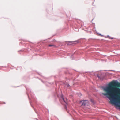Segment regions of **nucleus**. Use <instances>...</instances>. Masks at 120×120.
<instances>
[{
  "instance_id": "obj_1",
  "label": "nucleus",
  "mask_w": 120,
  "mask_h": 120,
  "mask_svg": "<svg viewBox=\"0 0 120 120\" xmlns=\"http://www.w3.org/2000/svg\"><path fill=\"white\" fill-rule=\"evenodd\" d=\"M88 101L87 100H85L83 102L82 105L84 106H86L88 105Z\"/></svg>"
},
{
  "instance_id": "obj_2",
  "label": "nucleus",
  "mask_w": 120,
  "mask_h": 120,
  "mask_svg": "<svg viewBox=\"0 0 120 120\" xmlns=\"http://www.w3.org/2000/svg\"><path fill=\"white\" fill-rule=\"evenodd\" d=\"M61 98L63 100V101H64L65 103H66V104H67V99H64V98H63V95H61Z\"/></svg>"
},
{
  "instance_id": "obj_3",
  "label": "nucleus",
  "mask_w": 120,
  "mask_h": 120,
  "mask_svg": "<svg viewBox=\"0 0 120 120\" xmlns=\"http://www.w3.org/2000/svg\"><path fill=\"white\" fill-rule=\"evenodd\" d=\"M76 42V43H78V41H69L68 42V45H71L70 44V43H75Z\"/></svg>"
},
{
  "instance_id": "obj_4",
  "label": "nucleus",
  "mask_w": 120,
  "mask_h": 120,
  "mask_svg": "<svg viewBox=\"0 0 120 120\" xmlns=\"http://www.w3.org/2000/svg\"><path fill=\"white\" fill-rule=\"evenodd\" d=\"M49 47L52 46V47H55V46L54 45H52V44L49 45Z\"/></svg>"
},
{
  "instance_id": "obj_5",
  "label": "nucleus",
  "mask_w": 120,
  "mask_h": 120,
  "mask_svg": "<svg viewBox=\"0 0 120 120\" xmlns=\"http://www.w3.org/2000/svg\"><path fill=\"white\" fill-rule=\"evenodd\" d=\"M107 37H108V38L110 39H113V38H110V36L109 35H108Z\"/></svg>"
},
{
  "instance_id": "obj_6",
  "label": "nucleus",
  "mask_w": 120,
  "mask_h": 120,
  "mask_svg": "<svg viewBox=\"0 0 120 120\" xmlns=\"http://www.w3.org/2000/svg\"><path fill=\"white\" fill-rule=\"evenodd\" d=\"M69 86V84H68L67 85V87H68Z\"/></svg>"
},
{
  "instance_id": "obj_7",
  "label": "nucleus",
  "mask_w": 120,
  "mask_h": 120,
  "mask_svg": "<svg viewBox=\"0 0 120 120\" xmlns=\"http://www.w3.org/2000/svg\"><path fill=\"white\" fill-rule=\"evenodd\" d=\"M73 55H72V56H71V57L72 58V57H73Z\"/></svg>"
},
{
  "instance_id": "obj_8",
  "label": "nucleus",
  "mask_w": 120,
  "mask_h": 120,
  "mask_svg": "<svg viewBox=\"0 0 120 120\" xmlns=\"http://www.w3.org/2000/svg\"><path fill=\"white\" fill-rule=\"evenodd\" d=\"M97 76L98 77V78H99L100 77H99V75H97Z\"/></svg>"
},
{
  "instance_id": "obj_9",
  "label": "nucleus",
  "mask_w": 120,
  "mask_h": 120,
  "mask_svg": "<svg viewBox=\"0 0 120 120\" xmlns=\"http://www.w3.org/2000/svg\"><path fill=\"white\" fill-rule=\"evenodd\" d=\"M99 35H101V36H102V35H101V34H99Z\"/></svg>"
}]
</instances>
